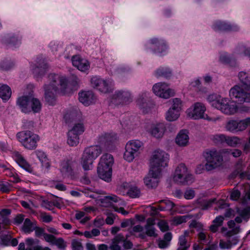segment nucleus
<instances>
[{"mask_svg": "<svg viewBox=\"0 0 250 250\" xmlns=\"http://www.w3.org/2000/svg\"><path fill=\"white\" fill-rule=\"evenodd\" d=\"M49 83L44 85V98L50 105H55L62 89V77L61 75L50 74L48 76Z\"/></svg>", "mask_w": 250, "mask_h": 250, "instance_id": "1", "label": "nucleus"}, {"mask_svg": "<svg viewBox=\"0 0 250 250\" xmlns=\"http://www.w3.org/2000/svg\"><path fill=\"white\" fill-rule=\"evenodd\" d=\"M103 152L102 146L98 145L85 147L80 158V164L84 171L89 170L93 167L94 161Z\"/></svg>", "mask_w": 250, "mask_h": 250, "instance_id": "2", "label": "nucleus"}, {"mask_svg": "<svg viewBox=\"0 0 250 250\" xmlns=\"http://www.w3.org/2000/svg\"><path fill=\"white\" fill-rule=\"evenodd\" d=\"M113 163L114 158L112 155L105 153L101 156L97 167V172L101 179L108 182L111 180Z\"/></svg>", "mask_w": 250, "mask_h": 250, "instance_id": "3", "label": "nucleus"}, {"mask_svg": "<svg viewBox=\"0 0 250 250\" xmlns=\"http://www.w3.org/2000/svg\"><path fill=\"white\" fill-rule=\"evenodd\" d=\"M223 154L221 151L215 149L208 150L203 153L204 157L206 161L205 168L207 171H211L221 166L223 163Z\"/></svg>", "mask_w": 250, "mask_h": 250, "instance_id": "4", "label": "nucleus"}, {"mask_svg": "<svg viewBox=\"0 0 250 250\" xmlns=\"http://www.w3.org/2000/svg\"><path fill=\"white\" fill-rule=\"evenodd\" d=\"M229 95L235 103H250V86L235 85L230 89Z\"/></svg>", "mask_w": 250, "mask_h": 250, "instance_id": "5", "label": "nucleus"}, {"mask_svg": "<svg viewBox=\"0 0 250 250\" xmlns=\"http://www.w3.org/2000/svg\"><path fill=\"white\" fill-rule=\"evenodd\" d=\"M16 136L21 144L25 148L29 150L35 149L40 140V137L38 135L29 130L19 132L17 134Z\"/></svg>", "mask_w": 250, "mask_h": 250, "instance_id": "6", "label": "nucleus"}, {"mask_svg": "<svg viewBox=\"0 0 250 250\" xmlns=\"http://www.w3.org/2000/svg\"><path fill=\"white\" fill-rule=\"evenodd\" d=\"M144 147V143L137 139L131 140L127 142L124 154L125 160L128 162H132L136 157L141 153Z\"/></svg>", "mask_w": 250, "mask_h": 250, "instance_id": "7", "label": "nucleus"}, {"mask_svg": "<svg viewBox=\"0 0 250 250\" xmlns=\"http://www.w3.org/2000/svg\"><path fill=\"white\" fill-rule=\"evenodd\" d=\"M168 161V157L167 153L162 150H155L153 152L150 160V168L161 172L162 168L167 166Z\"/></svg>", "mask_w": 250, "mask_h": 250, "instance_id": "8", "label": "nucleus"}, {"mask_svg": "<svg viewBox=\"0 0 250 250\" xmlns=\"http://www.w3.org/2000/svg\"><path fill=\"white\" fill-rule=\"evenodd\" d=\"M206 110V108L205 105L203 103L197 102L187 110V113L189 118L194 120L204 119L209 121H215L219 119V118H217L212 120L209 118L205 114Z\"/></svg>", "mask_w": 250, "mask_h": 250, "instance_id": "9", "label": "nucleus"}, {"mask_svg": "<svg viewBox=\"0 0 250 250\" xmlns=\"http://www.w3.org/2000/svg\"><path fill=\"white\" fill-rule=\"evenodd\" d=\"M212 106L227 115H233L236 113L238 107L233 101H229L227 98H222L213 101Z\"/></svg>", "mask_w": 250, "mask_h": 250, "instance_id": "10", "label": "nucleus"}, {"mask_svg": "<svg viewBox=\"0 0 250 250\" xmlns=\"http://www.w3.org/2000/svg\"><path fill=\"white\" fill-rule=\"evenodd\" d=\"M173 180L177 183L186 185L193 182V176L190 174L187 167L184 164L178 166L173 176Z\"/></svg>", "mask_w": 250, "mask_h": 250, "instance_id": "11", "label": "nucleus"}, {"mask_svg": "<svg viewBox=\"0 0 250 250\" xmlns=\"http://www.w3.org/2000/svg\"><path fill=\"white\" fill-rule=\"evenodd\" d=\"M118 140L117 135L115 133H103L97 137L96 142L98 145L102 146L107 150H110L114 148Z\"/></svg>", "mask_w": 250, "mask_h": 250, "instance_id": "12", "label": "nucleus"}, {"mask_svg": "<svg viewBox=\"0 0 250 250\" xmlns=\"http://www.w3.org/2000/svg\"><path fill=\"white\" fill-rule=\"evenodd\" d=\"M250 125V118L242 120H230L227 122L225 128L231 132L241 131L245 130Z\"/></svg>", "mask_w": 250, "mask_h": 250, "instance_id": "13", "label": "nucleus"}, {"mask_svg": "<svg viewBox=\"0 0 250 250\" xmlns=\"http://www.w3.org/2000/svg\"><path fill=\"white\" fill-rule=\"evenodd\" d=\"M241 202L244 205L247 206L248 208L238 210L239 216L235 218V221L238 223H241L243 220L247 222L250 218V191L246 193Z\"/></svg>", "mask_w": 250, "mask_h": 250, "instance_id": "14", "label": "nucleus"}, {"mask_svg": "<svg viewBox=\"0 0 250 250\" xmlns=\"http://www.w3.org/2000/svg\"><path fill=\"white\" fill-rule=\"evenodd\" d=\"M90 83L92 86L104 93L109 92L112 82L109 80H104L98 76L91 78Z\"/></svg>", "mask_w": 250, "mask_h": 250, "instance_id": "15", "label": "nucleus"}, {"mask_svg": "<svg viewBox=\"0 0 250 250\" xmlns=\"http://www.w3.org/2000/svg\"><path fill=\"white\" fill-rule=\"evenodd\" d=\"M154 94L164 99H168L174 94L173 90L168 87L167 84L165 83H158L154 84L152 88Z\"/></svg>", "mask_w": 250, "mask_h": 250, "instance_id": "16", "label": "nucleus"}, {"mask_svg": "<svg viewBox=\"0 0 250 250\" xmlns=\"http://www.w3.org/2000/svg\"><path fill=\"white\" fill-rule=\"evenodd\" d=\"M161 176L160 171H157L155 169L150 168L147 176L144 178V183L148 188H156L158 186Z\"/></svg>", "mask_w": 250, "mask_h": 250, "instance_id": "17", "label": "nucleus"}, {"mask_svg": "<svg viewBox=\"0 0 250 250\" xmlns=\"http://www.w3.org/2000/svg\"><path fill=\"white\" fill-rule=\"evenodd\" d=\"M21 37L10 33L0 36V42L6 46H12L21 43Z\"/></svg>", "mask_w": 250, "mask_h": 250, "instance_id": "18", "label": "nucleus"}, {"mask_svg": "<svg viewBox=\"0 0 250 250\" xmlns=\"http://www.w3.org/2000/svg\"><path fill=\"white\" fill-rule=\"evenodd\" d=\"M228 226L230 230H229L227 228L225 227L221 228V232L226 238L232 237L233 236L239 233L241 231L240 226L236 225L233 220L228 221Z\"/></svg>", "mask_w": 250, "mask_h": 250, "instance_id": "19", "label": "nucleus"}, {"mask_svg": "<svg viewBox=\"0 0 250 250\" xmlns=\"http://www.w3.org/2000/svg\"><path fill=\"white\" fill-rule=\"evenodd\" d=\"M73 65L82 72H86L90 68V63L86 59L82 58L79 55L73 56L72 58Z\"/></svg>", "mask_w": 250, "mask_h": 250, "instance_id": "20", "label": "nucleus"}, {"mask_svg": "<svg viewBox=\"0 0 250 250\" xmlns=\"http://www.w3.org/2000/svg\"><path fill=\"white\" fill-rule=\"evenodd\" d=\"M166 130L165 125L162 123H159L152 124L148 129V132L152 136L156 138H160L163 136Z\"/></svg>", "mask_w": 250, "mask_h": 250, "instance_id": "21", "label": "nucleus"}, {"mask_svg": "<svg viewBox=\"0 0 250 250\" xmlns=\"http://www.w3.org/2000/svg\"><path fill=\"white\" fill-rule=\"evenodd\" d=\"M131 94L128 91H118L113 95L112 102L116 104L126 103L129 102Z\"/></svg>", "mask_w": 250, "mask_h": 250, "instance_id": "22", "label": "nucleus"}, {"mask_svg": "<svg viewBox=\"0 0 250 250\" xmlns=\"http://www.w3.org/2000/svg\"><path fill=\"white\" fill-rule=\"evenodd\" d=\"M31 98L32 94L30 93L29 95H24L18 99L17 104L22 112L25 113L30 112V105Z\"/></svg>", "mask_w": 250, "mask_h": 250, "instance_id": "23", "label": "nucleus"}, {"mask_svg": "<svg viewBox=\"0 0 250 250\" xmlns=\"http://www.w3.org/2000/svg\"><path fill=\"white\" fill-rule=\"evenodd\" d=\"M77 78L70 82H66L63 79V95L70 96L77 90L79 86Z\"/></svg>", "mask_w": 250, "mask_h": 250, "instance_id": "24", "label": "nucleus"}, {"mask_svg": "<svg viewBox=\"0 0 250 250\" xmlns=\"http://www.w3.org/2000/svg\"><path fill=\"white\" fill-rule=\"evenodd\" d=\"M48 68L44 59H40L32 68V72L35 76L40 77L44 75Z\"/></svg>", "mask_w": 250, "mask_h": 250, "instance_id": "25", "label": "nucleus"}, {"mask_svg": "<svg viewBox=\"0 0 250 250\" xmlns=\"http://www.w3.org/2000/svg\"><path fill=\"white\" fill-rule=\"evenodd\" d=\"M79 101L85 106L94 103V95L91 91H82L79 93Z\"/></svg>", "mask_w": 250, "mask_h": 250, "instance_id": "26", "label": "nucleus"}, {"mask_svg": "<svg viewBox=\"0 0 250 250\" xmlns=\"http://www.w3.org/2000/svg\"><path fill=\"white\" fill-rule=\"evenodd\" d=\"M147 45L152 48H154L155 52L162 53L167 49V45L163 40H159L156 38L151 39Z\"/></svg>", "mask_w": 250, "mask_h": 250, "instance_id": "27", "label": "nucleus"}, {"mask_svg": "<svg viewBox=\"0 0 250 250\" xmlns=\"http://www.w3.org/2000/svg\"><path fill=\"white\" fill-rule=\"evenodd\" d=\"M189 231L188 230H185L183 234L179 236L176 250H188L190 244L188 242L186 237L189 236Z\"/></svg>", "mask_w": 250, "mask_h": 250, "instance_id": "28", "label": "nucleus"}, {"mask_svg": "<svg viewBox=\"0 0 250 250\" xmlns=\"http://www.w3.org/2000/svg\"><path fill=\"white\" fill-rule=\"evenodd\" d=\"M215 31H236L238 28L237 26L231 25L225 21H216L213 25Z\"/></svg>", "mask_w": 250, "mask_h": 250, "instance_id": "29", "label": "nucleus"}, {"mask_svg": "<svg viewBox=\"0 0 250 250\" xmlns=\"http://www.w3.org/2000/svg\"><path fill=\"white\" fill-rule=\"evenodd\" d=\"M12 157L20 167L29 172H32L33 169L31 166L19 152L17 151L14 152Z\"/></svg>", "mask_w": 250, "mask_h": 250, "instance_id": "30", "label": "nucleus"}, {"mask_svg": "<svg viewBox=\"0 0 250 250\" xmlns=\"http://www.w3.org/2000/svg\"><path fill=\"white\" fill-rule=\"evenodd\" d=\"M188 132L186 129L180 131L175 138L176 144L180 146H186L188 144Z\"/></svg>", "mask_w": 250, "mask_h": 250, "instance_id": "31", "label": "nucleus"}, {"mask_svg": "<svg viewBox=\"0 0 250 250\" xmlns=\"http://www.w3.org/2000/svg\"><path fill=\"white\" fill-rule=\"evenodd\" d=\"M74 162L72 159L67 160L63 164V176L73 179L75 178V173L73 170Z\"/></svg>", "mask_w": 250, "mask_h": 250, "instance_id": "32", "label": "nucleus"}, {"mask_svg": "<svg viewBox=\"0 0 250 250\" xmlns=\"http://www.w3.org/2000/svg\"><path fill=\"white\" fill-rule=\"evenodd\" d=\"M227 241L221 239L219 242V246L222 249H230L233 245H236L239 240L237 236L227 238Z\"/></svg>", "mask_w": 250, "mask_h": 250, "instance_id": "33", "label": "nucleus"}, {"mask_svg": "<svg viewBox=\"0 0 250 250\" xmlns=\"http://www.w3.org/2000/svg\"><path fill=\"white\" fill-rule=\"evenodd\" d=\"M172 238V233L167 232L164 234L163 239L158 240V245L159 248L164 249L167 248L170 244Z\"/></svg>", "mask_w": 250, "mask_h": 250, "instance_id": "34", "label": "nucleus"}, {"mask_svg": "<svg viewBox=\"0 0 250 250\" xmlns=\"http://www.w3.org/2000/svg\"><path fill=\"white\" fill-rule=\"evenodd\" d=\"M37 228L36 222L34 220H31L29 218H26L22 227L23 231L26 233L32 232Z\"/></svg>", "mask_w": 250, "mask_h": 250, "instance_id": "35", "label": "nucleus"}, {"mask_svg": "<svg viewBox=\"0 0 250 250\" xmlns=\"http://www.w3.org/2000/svg\"><path fill=\"white\" fill-rule=\"evenodd\" d=\"M37 158L41 162L42 166L46 168L50 167V163L47 156L45 152L42 151L38 150L35 152Z\"/></svg>", "mask_w": 250, "mask_h": 250, "instance_id": "36", "label": "nucleus"}, {"mask_svg": "<svg viewBox=\"0 0 250 250\" xmlns=\"http://www.w3.org/2000/svg\"><path fill=\"white\" fill-rule=\"evenodd\" d=\"M43 238L44 240L52 244L57 246L59 248L62 247V239H57L55 236L52 235L47 233L43 234Z\"/></svg>", "mask_w": 250, "mask_h": 250, "instance_id": "37", "label": "nucleus"}, {"mask_svg": "<svg viewBox=\"0 0 250 250\" xmlns=\"http://www.w3.org/2000/svg\"><path fill=\"white\" fill-rule=\"evenodd\" d=\"M11 95L10 87L6 84H0V97L3 101H6L10 98Z\"/></svg>", "mask_w": 250, "mask_h": 250, "instance_id": "38", "label": "nucleus"}, {"mask_svg": "<svg viewBox=\"0 0 250 250\" xmlns=\"http://www.w3.org/2000/svg\"><path fill=\"white\" fill-rule=\"evenodd\" d=\"M67 144L71 146H75L79 143V136L69 130L67 133Z\"/></svg>", "mask_w": 250, "mask_h": 250, "instance_id": "39", "label": "nucleus"}, {"mask_svg": "<svg viewBox=\"0 0 250 250\" xmlns=\"http://www.w3.org/2000/svg\"><path fill=\"white\" fill-rule=\"evenodd\" d=\"M180 115V112L169 108L166 113V119L169 122L175 121L178 119Z\"/></svg>", "mask_w": 250, "mask_h": 250, "instance_id": "40", "label": "nucleus"}, {"mask_svg": "<svg viewBox=\"0 0 250 250\" xmlns=\"http://www.w3.org/2000/svg\"><path fill=\"white\" fill-rule=\"evenodd\" d=\"M30 102V112L31 111L33 112L34 113L39 112L42 108V104L39 100L37 98H33L32 96L31 101Z\"/></svg>", "mask_w": 250, "mask_h": 250, "instance_id": "41", "label": "nucleus"}, {"mask_svg": "<svg viewBox=\"0 0 250 250\" xmlns=\"http://www.w3.org/2000/svg\"><path fill=\"white\" fill-rule=\"evenodd\" d=\"M171 71L167 67H160L155 72V76L157 77L169 78L171 76Z\"/></svg>", "mask_w": 250, "mask_h": 250, "instance_id": "42", "label": "nucleus"}, {"mask_svg": "<svg viewBox=\"0 0 250 250\" xmlns=\"http://www.w3.org/2000/svg\"><path fill=\"white\" fill-rule=\"evenodd\" d=\"M238 77L241 82L244 83V85L250 86V73L241 71L239 73Z\"/></svg>", "mask_w": 250, "mask_h": 250, "instance_id": "43", "label": "nucleus"}, {"mask_svg": "<svg viewBox=\"0 0 250 250\" xmlns=\"http://www.w3.org/2000/svg\"><path fill=\"white\" fill-rule=\"evenodd\" d=\"M226 143L230 146L235 147L237 145L241 144V140L237 136H228Z\"/></svg>", "mask_w": 250, "mask_h": 250, "instance_id": "44", "label": "nucleus"}, {"mask_svg": "<svg viewBox=\"0 0 250 250\" xmlns=\"http://www.w3.org/2000/svg\"><path fill=\"white\" fill-rule=\"evenodd\" d=\"M222 153L224 154L232 155L234 158L240 157L242 154V151L238 149L233 150L229 149H223L222 150Z\"/></svg>", "mask_w": 250, "mask_h": 250, "instance_id": "45", "label": "nucleus"}, {"mask_svg": "<svg viewBox=\"0 0 250 250\" xmlns=\"http://www.w3.org/2000/svg\"><path fill=\"white\" fill-rule=\"evenodd\" d=\"M70 130L79 136L80 135L82 134L84 131V127L83 124L82 123H78L76 124L73 128Z\"/></svg>", "mask_w": 250, "mask_h": 250, "instance_id": "46", "label": "nucleus"}, {"mask_svg": "<svg viewBox=\"0 0 250 250\" xmlns=\"http://www.w3.org/2000/svg\"><path fill=\"white\" fill-rule=\"evenodd\" d=\"M56 205V206L59 208H61L60 205L61 204H54L51 201L48 200H42L41 202V206L43 208H46L48 210H52L53 209V207Z\"/></svg>", "mask_w": 250, "mask_h": 250, "instance_id": "47", "label": "nucleus"}, {"mask_svg": "<svg viewBox=\"0 0 250 250\" xmlns=\"http://www.w3.org/2000/svg\"><path fill=\"white\" fill-rule=\"evenodd\" d=\"M182 103L181 100L178 98H174L172 99V105L170 108L180 112L182 109Z\"/></svg>", "mask_w": 250, "mask_h": 250, "instance_id": "48", "label": "nucleus"}, {"mask_svg": "<svg viewBox=\"0 0 250 250\" xmlns=\"http://www.w3.org/2000/svg\"><path fill=\"white\" fill-rule=\"evenodd\" d=\"M215 198L208 200H204L200 202V205L203 209H207L211 207L212 204L215 201Z\"/></svg>", "mask_w": 250, "mask_h": 250, "instance_id": "49", "label": "nucleus"}, {"mask_svg": "<svg viewBox=\"0 0 250 250\" xmlns=\"http://www.w3.org/2000/svg\"><path fill=\"white\" fill-rule=\"evenodd\" d=\"M145 229L146 234L148 236L156 237L157 236V234L155 232V229L153 226L146 225Z\"/></svg>", "mask_w": 250, "mask_h": 250, "instance_id": "50", "label": "nucleus"}, {"mask_svg": "<svg viewBox=\"0 0 250 250\" xmlns=\"http://www.w3.org/2000/svg\"><path fill=\"white\" fill-rule=\"evenodd\" d=\"M189 218V217L188 215L176 216L173 219V222L177 225H180L183 223L186 222L187 219Z\"/></svg>", "mask_w": 250, "mask_h": 250, "instance_id": "51", "label": "nucleus"}, {"mask_svg": "<svg viewBox=\"0 0 250 250\" xmlns=\"http://www.w3.org/2000/svg\"><path fill=\"white\" fill-rule=\"evenodd\" d=\"M13 65L14 64L9 61H3L0 62V69L8 70L11 68Z\"/></svg>", "mask_w": 250, "mask_h": 250, "instance_id": "52", "label": "nucleus"}, {"mask_svg": "<svg viewBox=\"0 0 250 250\" xmlns=\"http://www.w3.org/2000/svg\"><path fill=\"white\" fill-rule=\"evenodd\" d=\"M240 196V191L236 188H233L230 192V198L232 200L237 201L239 199Z\"/></svg>", "mask_w": 250, "mask_h": 250, "instance_id": "53", "label": "nucleus"}, {"mask_svg": "<svg viewBox=\"0 0 250 250\" xmlns=\"http://www.w3.org/2000/svg\"><path fill=\"white\" fill-rule=\"evenodd\" d=\"M10 235L2 236L0 238V245L3 246H10Z\"/></svg>", "mask_w": 250, "mask_h": 250, "instance_id": "54", "label": "nucleus"}, {"mask_svg": "<svg viewBox=\"0 0 250 250\" xmlns=\"http://www.w3.org/2000/svg\"><path fill=\"white\" fill-rule=\"evenodd\" d=\"M129 196L132 198H136L140 194V190L136 187L131 188L128 191Z\"/></svg>", "mask_w": 250, "mask_h": 250, "instance_id": "55", "label": "nucleus"}, {"mask_svg": "<svg viewBox=\"0 0 250 250\" xmlns=\"http://www.w3.org/2000/svg\"><path fill=\"white\" fill-rule=\"evenodd\" d=\"M71 246L73 250H83V247L82 243L78 240H73Z\"/></svg>", "mask_w": 250, "mask_h": 250, "instance_id": "56", "label": "nucleus"}, {"mask_svg": "<svg viewBox=\"0 0 250 250\" xmlns=\"http://www.w3.org/2000/svg\"><path fill=\"white\" fill-rule=\"evenodd\" d=\"M146 97V93L143 94L140 96L137 100V104L141 108H142L144 105L146 104L145 98Z\"/></svg>", "mask_w": 250, "mask_h": 250, "instance_id": "57", "label": "nucleus"}, {"mask_svg": "<svg viewBox=\"0 0 250 250\" xmlns=\"http://www.w3.org/2000/svg\"><path fill=\"white\" fill-rule=\"evenodd\" d=\"M158 226H159L161 230L163 232L166 231L169 229V227L167 223L164 220H161L158 223Z\"/></svg>", "mask_w": 250, "mask_h": 250, "instance_id": "58", "label": "nucleus"}, {"mask_svg": "<svg viewBox=\"0 0 250 250\" xmlns=\"http://www.w3.org/2000/svg\"><path fill=\"white\" fill-rule=\"evenodd\" d=\"M194 196L195 191L192 189H188L185 192L184 197L186 199H192Z\"/></svg>", "mask_w": 250, "mask_h": 250, "instance_id": "59", "label": "nucleus"}, {"mask_svg": "<svg viewBox=\"0 0 250 250\" xmlns=\"http://www.w3.org/2000/svg\"><path fill=\"white\" fill-rule=\"evenodd\" d=\"M227 137L223 134H217L214 136V138L218 143H222L226 142Z\"/></svg>", "mask_w": 250, "mask_h": 250, "instance_id": "60", "label": "nucleus"}, {"mask_svg": "<svg viewBox=\"0 0 250 250\" xmlns=\"http://www.w3.org/2000/svg\"><path fill=\"white\" fill-rule=\"evenodd\" d=\"M104 200L109 202L110 204H112L113 202H117L118 201V197L114 195L111 196H107L105 197Z\"/></svg>", "mask_w": 250, "mask_h": 250, "instance_id": "61", "label": "nucleus"}, {"mask_svg": "<svg viewBox=\"0 0 250 250\" xmlns=\"http://www.w3.org/2000/svg\"><path fill=\"white\" fill-rule=\"evenodd\" d=\"M224 220V217L222 216H217L213 221V223L216 224L219 227L223 225V223Z\"/></svg>", "mask_w": 250, "mask_h": 250, "instance_id": "62", "label": "nucleus"}, {"mask_svg": "<svg viewBox=\"0 0 250 250\" xmlns=\"http://www.w3.org/2000/svg\"><path fill=\"white\" fill-rule=\"evenodd\" d=\"M160 203H164L166 205V208L168 209H171L174 206V204L168 200H162L159 201Z\"/></svg>", "mask_w": 250, "mask_h": 250, "instance_id": "63", "label": "nucleus"}, {"mask_svg": "<svg viewBox=\"0 0 250 250\" xmlns=\"http://www.w3.org/2000/svg\"><path fill=\"white\" fill-rule=\"evenodd\" d=\"M24 215L22 214L18 215L14 219L15 223L17 225L21 224L24 220Z\"/></svg>", "mask_w": 250, "mask_h": 250, "instance_id": "64", "label": "nucleus"}]
</instances>
